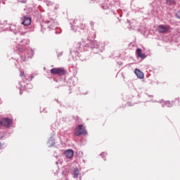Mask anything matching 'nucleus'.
<instances>
[{
	"instance_id": "f257e3e1",
	"label": "nucleus",
	"mask_w": 180,
	"mask_h": 180,
	"mask_svg": "<svg viewBox=\"0 0 180 180\" xmlns=\"http://www.w3.org/2000/svg\"><path fill=\"white\" fill-rule=\"evenodd\" d=\"M75 134L76 136H86L88 132L86 131L85 127H84L82 124H79L75 129Z\"/></svg>"
},
{
	"instance_id": "f03ea898",
	"label": "nucleus",
	"mask_w": 180,
	"mask_h": 180,
	"mask_svg": "<svg viewBox=\"0 0 180 180\" xmlns=\"http://www.w3.org/2000/svg\"><path fill=\"white\" fill-rule=\"evenodd\" d=\"M51 74L55 75H65V70L61 68H54L51 70Z\"/></svg>"
},
{
	"instance_id": "7ed1b4c3",
	"label": "nucleus",
	"mask_w": 180,
	"mask_h": 180,
	"mask_svg": "<svg viewBox=\"0 0 180 180\" xmlns=\"http://www.w3.org/2000/svg\"><path fill=\"white\" fill-rule=\"evenodd\" d=\"M12 119L10 118H3L0 121V124L1 126H4V127H11V124H12Z\"/></svg>"
},
{
	"instance_id": "20e7f679",
	"label": "nucleus",
	"mask_w": 180,
	"mask_h": 180,
	"mask_svg": "<svg viewBox=\"0 0 180 180\" xmlns=\"http://www.w3.org/2000/svg\"><path fill=\"white\" fill-rule=\"evenodd\" d=\"M169 30V25H160L158 26L159 33H167Z\"/></svg>"
},
{
	"instance_id": "39448f33",
	"label": "nucleus",
	"mask_w": 180,
	"mask_h": 180,
	"mask_svg": "<svg viewBox=\"0 0 180 180\" xmlns=\"http://www.w3.org/2000/svg\"><path fill=\"white\" fill-rule=\"evenodd\" d=\"M22 20V25H24V26H29L32 23V18L30 17L24 16L21 18Z\"/></svg>"
},
{
	"instance_id": "423d86ee",
	"label": "nucleus",
	"mask_w": 180,
	"mask_h": 180,
	"mask_svg": "<svg viewBox=\"0 0 180 180\" xmlns=\"http://www.w3.org/2000/svg\"><path fill=\"white\" fill-rule=\"evenodd\" d=\"M65 155L66 158H72L74 157V150L71 149L65 150Z\"/></svg>"
},
{
	"instance_id": "0eeeda50",
	"label": "nucleus",
	"mask_w": 180,
	"mask_h": 180,
	"mask_svg": "<svg viewBox=\"0 0 180 180\" xmlns=\"http://www.w3.org/2000/svg\"><path fill=\"white\" fill-rule=\"evenodd\" d=\"M135 74L140 79H143V78H144V73L139 69H135Z\"/></svg>"
},
{
	"instance_id": "6e6552de",
	"label": "nucleus",
	"mask_w": 180,
	"mask_h": 180,
	"mask_svg": "<svg viewBox=\"0 0 180 180\" xmlns=\"http://www.w3.org/2000/svg\"><path fill=\"white\" fill-rule=\"evenodd\" d=\"M136 53L137 54V56L139 57L140 58H146V54L141 52V49H137Z\"/></svg>"
},
{
	"instance_id": "1a4fd4ad",
	"label": "nucleus",
	"mask_w": 180,
	"mask_h": 180,
	"mask_svg": "<svg viewBox=\"0 0 180 180\" xmlns=\"http://www.w3.org/2000/svg\"><path fill=\"white\" fill-rule=\"evenodd\" d=\"M74 178H78V175H79V170L78 169H75L73 170Z\"/></svg>"
},
{
	"instance_id": "9d476101",
	"label": "nucleus",
	"mask_w": 180,
	"mask_h": 180,
	"mask_svg": "<svg viewBox=\"0 0 180 180\" xmlns=\"http://www.w3.org/2000/svg\"><path fill=\"white\" fill-rule=\"evenodd\" d=\"M167 5H174L175 4V0H167Z\"/></svg>"
},
{
	"instance_id": "9b49d317",
	"label": "nucleus",
	"mask_w": 180,
	"mask_h": 180,
	"mask_svg": "<svg viewBox=\"0 0 180 180\" xmlns=\"http://www.w3.org/2000/svg\"><path fill=\"white\" fill-rule=\"evenodd\" d=\"M108 155V153H105V152H103L101 154V156L102 158H103V160H105V161H106V157Z\"/></svg>"
},
{
	"instance_id": "f8f14e48",
	"label": "nucleus",
	"mask_w": 180,
	"mask_h": 180,
	"mask_svg": "<svg viewBox=\"0 0 180 180\" xmlns=\"http://www.w3.org/2000/svg\"><path fill=\"white\" fill-rule=\"evenodd\" d=\"M20 75L21 77H23V75H25V72L21 71V72H20Z\"/></svg>"
},
{
	"instance_id": "ddd939ff",
	"label": "nucleus",
	"mask_w": 180,
	"mask_h": 180,
	"mask_svg": "<svg viewBox=\"0 0 180 180\" xmlns=\"http://www.w3.org/2000/svg\"><path fill=\"white\" fill-rule=\"evenodd\" d=\"M51 143H53V144H54V142H53V141H51Z\"/></svg>"
},
{
	"instance_id": "4468645a",
	"label": "nucleus",
	"mask_w": 180,
	"mask_h": 180,
	"mask_svg": "<svg viewBox=\"0 0 180 180\" xmlns=\"http://www.w3.org/2000/svg\"><path fill=\"white\" fill-rule=\"evenodd\" d=\"M2 146V144L0 143V147Z\"/></svg>"
}]
</instances>
